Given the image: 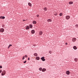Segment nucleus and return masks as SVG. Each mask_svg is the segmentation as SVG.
Wrapping results in <instances>:
<instances>
[{
    "label": "nucleus",
    "mask_w": 78,
    "mask_h": 78,
    "mask_svg": "<svg viewBox=\"0 0 78 78\" xmlns=\"http://www.w3.org/2000/svg\"><path fill=\"white\" fill-rule=\"evenodd\" d=\"M5 70H4L2 71V76H3L5 75Z\"/></svg>",
    "instance_id": "f257e3e1"
},
{
    "label": "nucleus",
    "mask_w": 78,
    "mask_h": 78,
    "mask_svg": "<svg viewBox=\"0 0 78 78\" xmlns=\"http://www.w3.org/2000/svg\"><path fill=\"white\" fill-rule=\"evenodd\" d=\"M76 38H73L72 39V41L73 42L76 41Z\"/></svg>",
    "instance_id": "f03ea898"
},
{
    "label": "nucleus",
    "mask_w": 78,
    "mask_h": 78,
    "mask_svg": "<svg viewBox=\"0 0 78 78\" xmlns=\"http://www.w3.org/2000/svg\"><path fill=\"white\" fill-rule=\"evenodd\" d=\"M4 30L3 28H2L1 29H0V32L3 33L4 32Z\"/></svg>",
    "instance_id": "7ed1b4c3"
},
{
    "label": "nucleus",
    "mask_w": 78,
    "mask_h": 78,
    "mask_svg": "<svg viewBox=\"0 0 78 78\" xmlns=\"http://www.w3.org/2000/svg\"><path fill=\"white\" fill-rule=\"evenodd\" d=\"M70 17L69 16H66V19L67 20H69L70 19Z\"/></svg>",
    "instance_id": "20e7f679"
},
{
    "label": "nucleus",
    "mask_w": 78,
    "mask_h": 78,
    "mask_svg": "<svg viewBox=\"0 0 78 78\" xmlns=\"http://www.w3.org/2000/svg\"><path fill=\"white\" fill-rule=\"evenodd\" d=\"M70 71H67L66 72V73L67 74V75H69L70 74Z\"/></svg>",
    "instance_id": "39448f33"
},
{
    "label": "nucleus",
    "mask_w": 78,
    "mask_h": 78,
    "mask_svg": "<svg viewBox=\"0 0 78 78\" xmlns=\"http://www.w3.org/2000/svg\"><path fill=\"white\" fill-rule=\"evenodd\" d=\"M41 60L42 61H45V59H44V57H43L41 58Z\"/></svg>",
    "instance_id": "423d86ee"
},
{
    "label": "nucleus",
    "mask_w": 78,
    "mask_h": 78,
    "mask_svg": "<svg viewBox=\"0 0 78 78\" xmlns=\"http://www.w3.org/2000/svg\"><path fill=\"white\" fill-rule=\"evenodd\" d=\"M30 29L29 27V26H27V27H26V29L27 30H28Z\"/></svg>",
    "instance_id": "0eeeda50"
},
{
    "label": "nucleus",
    "mask_w": 78,
    "mask_h": 78,
    "mask_svg": "<svg viewBox=\"0 0 78 78\" xmlns=\"http://www.w3.org/2000/svg\"><path fill=\"white\" fill-rule=\"evenodd\" d=\"M31 33L32 34H34L35 33V30H32V31H31Z\"/></svg>",
    "instance_id": "6e6552de"
},
{
    "label": "nucleus",
    "mask_w": 78,
    "mask_h": 78,
    "mask_svg": "<svg viewBox=\"0 0 78 78\" xmlns=\"http://www.w3.org/2000/svg\"><path fill=\"white\" fill-rule=\"evenodd\" d=\"M42 33H43V32L42 31H40V32H39V34L40 35H41L42 34Z\"/></svg>",
    "instance_id": "1a4fd4ad"
},
{
    "label": "nucleus",
    "mask_w": 78,
    "mask_h": 78,
    "mask_svg": "<svg viewBox=\"0 0 78 78\" xmlns=\"http://www.w3.org/2000/svg\"><path fill=\"white\" fill-rule=\"evenodd\" d=\"M46 71V69L45 68H43V69H42V72H44Z\"/></svg>",
    "instance_id": "9d476101"
},
{
    "label": "nucleus",
    "mask_w": 78,
    "mask_h": 78,
    "mask_svg": "<svg viewBox=\"0 0 78 78\" xmlns=\"http://www.w3.org/2000/svg\"><path fill=\"white\" fill-rule=\"evenodd\" d=\"M40 59V58L39 57H37L36 58V60H39Z\"/></svg>",
    "instance_id": "9b49d317"
},
{
    "label": "nucleus",
    "mask_w": 78,
    "mask_h": 78,
    "mask_svg": "<svg viewBox=\"0 0 78 78\" xmlns=\"http://www.w3.org/2000/svg\"><path fill=\"white\" fill-rule=\"evenodd\" d=\"M69 5L72 4H73V2H69Z\"/></svg>",
    "instance_id": "f8f14e48"
},
{
    "label": "nucleus",
    "mask_w": 78,
    "mask_h": 78,
    "mask_svg": "<svg viewBox=\"0 0 78 78\" xmlns=\"http://www.w3.org/2000/svg\"><path fill=\"white\" fill-rule=\"evenodd\" d=\"M47 21L48 22H51V20L50 19H49L47 20Z\"/></svg>",
    "instance_id": "ddd939ff"
},
{
    "label": "nucleus",
    "mask_w": 78,
    "mask_h": 78,
    "mask_svg": "<svg viewBox=\"0 0 78 78\" xmlns=\"http://www.w3.org/2000/svg\"><path fill=\"white\" fill-rule=\"evenodd\" d=\"M73 48L74 50H76L77 49V47L76 46H74Z\"/></svg>",
    "instance_id": "4468645a"
},
{
    "label": "nucleus",
    "mask_w": 78,
    "mask_h": 78,
    "mask_svg": "<svg viewBox=\"0 0 78 78\" xmlns=\"http://www.w3.org/2000/svg\"><path fill=\"white\" fill-rule=\"evenodd\" d=\"M5 18V17L4 16H1L0 17V19H4Z\"/></svg>",
    "instance_id": "2eb2a0df"
},
{
    "label": "nucleus",
    "mask_w": 78,
    "mask_h": 78,
    "mask_svg": "<svg viewBox=\"0 0 78 78\" xmlns=\"http://www.w3.org/2000/svg\"><path fill=\"white\" fill-rule=\"evenodd\" d=\"M32 23L34 24H36V22L35 21H34L32 22Z\"/></svg>",
    "instance_id": "dca6fc26"
},
{
    "label": "nucleus",
    "mask_w": 78,
    "mask_h": 78,
    "mask_svg": "<svg viewBox=\"0 0 78 78\" xmlns=\"http://www.w3.org/2000/svg\"><path fill=\"white\" fill-rule=\"evenodd\" d=\"M28 5H29V6H30V7H31V6H32V4H31V3H30V2H29V3H28Z\"/></svg>",
    "instance_id": "f3484780"
},
{
    "label": "nucleus",
    "mask_w": 78,
    "mask_h": 78,
    "mask_svg": "<svg viewBox=\"0 0 78 78\" xmlns=\"http://www.w3.org/2000/svg\"><path fill=\"white\" fill-rule=\"evenodd\" d=\"M34 55L35 56H37V53H35L34 54Z\"/></svg>",
    "instance_id": "a211bd4d"
},
{
    "label": "nucleus",
    "mask_w": 78,
    "mask_h": 78,
    "mask_svg": "<svg viewBox=\"0 0 78 78\" xmlns=\"http://www.w3.org/2000/svg\"><path fill=\"white\" fill-rule=\"evenodd\" d=\"M43 9L45 11H47V9L46 8H44V9Z\"/></svg>",
    "instance_id": "6ab92c4d"
},
{
    "label": "nucleus",
    "mask_w": 78,
    "mask_h": 78,
    "mask_svg": "<svg viewBox=\"0 0 78 78\" xmlns=\"http://www.w3.org/2000/svg\"><path fill=\"white\" fill-rule=\"evenodd\" d=\"M74 60L75 62H77V61L78 60V59L76 58H75Z\"/></svg>",
    "instance_id": "aec40b11"
},
{
    "label": "nucleus",
    "mask_w": 78,
    "mask_h": 78,
    "mask_svg": "<svg viewBox=\"0 0 78 78\" xmlns=\"http://www.w3.org/2000/svg\"><path fill=\"white\" fill-rule=\"evenodd\" d=\"M12 46V44H10L9 45V47H8V49H9L10 47H11Z\"/></svg>",
    "instance_id": "412c9836"
},
{
    "label": "nucleus",
    "mask_w": 78,
    "mask_h": 78,
    "mask_svg": "<svg viewBox=\"0 0 78 78\" xmlns=\"http://www.w3.org/2000/svg\"><path fill=\"white\" fill-rule=\"evenodd\" d=\"M30 28H32V27H33L32 25H30Z\"/></svg>",
    "instance_id": "4be33fe9"
},
{
    "label": "nucleus",
    "mask_w": 78,
    "mask_h": 78,
    "mask_svg": "<svg viewBox=\"0 0 78 78\" xmlns=\"http://www.w3.org/2000/svg\"><path fill=\"white\" fill-rule=\"evenodd\" d=\"M62 13H60L59 16H62Z\"/></svg>",
    "instance_id": "5701e85b"
},
{
    "label": "nucleus",
    "mask_w": 78,
    "mask_h": 78,
    "mask_svg": "<svg viewBox=\"0 0 78 78\" xmlns=\"http://www.w3.org/2000/svg\"><path fill=\"white\" fill-rule=\"evenodd\" d=\"M76 27H78V24H76Z\"/></svg>",
    "instance_id": "b1692460"
},
{
    "label": "nucleus",
    "mask_w": 78,
    "mask_h": 78,
    "mask_svg": "<svg viewBox=\"0 0 78 78\" xmlns=\"http://www.w3.org/2000/svg\"><path fill=\"white\" fill-rule=\"evenodd\" d=\"M39 70H40V71H41V70H42V68H39Z\"/></svg>",
    "instance_id": "393cba45"
},
{
    "label": "nucleus",
    "mask_w": 78,
    "mask_h": 78,
    "mask_svg": "<svg viewBox=\"0 0 78 78\" xmlns=\"http://www.w3.org/2000/svg\"><path fill=\"white\" fill-rule=\"evenodd\" d=\"M51 51H49V53L50 54H51Z\"/></svg>",
    "instance_id": "a878e982"
},
{
    "label": "nucleus",
    "mask_w": 78,
    "mask_h": 78,
    "mask_svg": "<svg viewBox=\"0 0 78 78\" xmlns=\"http://www.w3.org/2000/svg\"><path fill=\"white\" fill-rule=\"evenodd\" d=\"M25 59V56H24V57H23L22 58V59H23V60H24V59Z\"/></svg>",
    "instance_id": "bb28decb"
},
{
    "label": "nucleus",
    "mask_w": 78,
    "mask_h": 78,
    "mask_svg": "<svg viewBox=\"0 0 78 78\" xmlns=\"http://www.w3.org/2000/svg\"><path fill=\"white\" fill-rule=\"evenodd\" d=\"M38 16H39V15H37V17H38Z\"/></svg>",
    "instance_id": "cd10ccee"
},
{
    "label": "nucleus",
    "mask_w": 78,
    "mask_h": 78,
    "mask_svg": "<svg viewBox=\"0 0 78 78\" xmlns=\"http://www.w3.org/2000/svg\"><path fill=\"white\" fill-rule=\"evenodd\" d=\"M25 58H27V55H26L25 56Z\"/></svg>",
    "instance_id": "c85d7f7f"
},
{
    "label": "nucleus",
    "mask_w": 78,
    "mask_h": 78,
    "mask_svg": "<svg viewBox=\"0 0 78 78\" xmlns=\"http://www.w3.org/2000/svg\"><path fill=\"white\" fill-rule=\"evenodd\" d=\"M2 68V66H0V69H1V68Z\"/></svg>",
    "instance_id": "c756f323"
},
{
    "label": "nucleus",
    "mask_w": 78,
    "mask_h": 78,
    "mask_svg": "<svg viewBox=\"0 0 78 78\" xmlns=\"http://www.w3.org/2000/svg\"><path fill=\"white\" fill-rule=\"evenodd\" d=\"M2 72V70H0V73H1Z\"/></svg>",
    "instance_id": "7c9ffc66"
},
{
    "label": "nucleus",
    "mask_w": 78,
    "mask_h": 78,
    "mask_svg": "<svg viewBox=\"0 0 78 78\" xmlns=\"http://www.w3.org/2000/svg\"><path fill=\"white\" fill-rule=\"evenodd\" d=\"M26 62H27L26 61H24V63H26Z\"/></svg>",
    "instance_id": "2f4dec72"
},
{
    "label": "nucleus",
    "mask_w": 78,
    "mask_h": 78,
    "mask_svg": "<svg viewBox=\"0 0 78 78\" xmlns=\"http://www.w3.org/2000/svg\"><path fill=\"white\" fill-rule=\"evenodd\" d=\"M54 15H55V16H57V14H54Z\"/></svg>",
    "instance_id": "473e14b6"
},
{
    "label": "nucleus",
    "mask_w": 78,
    "mask_h": 78,
    "mask_svg": "<svg viewBox=\"0 0 78 78\" xmlns=\"http://www.w3.org/2000/svg\"><path fill=\"white\" fill-rule=\"evenodd\" d=\"M23 21H26V20H23Z\"/></svg>",
    "instance_id": "72a5a7b5"
},
{
    "label": "nucleus",
    "mask_w": 78,
    "mask_h": 78,
    "mask_svg": "<svg viewBox=\"0 0 78 78\" xmlns=\"http://www.w3.org/2000/svg\"><path fill=\"white\" fill-rule=\"evenodd\" d=\"M65 44H66V45H67V44H67V43H65Z\"/></svg>",
    "instance_id": "f704fd0d"
},
{
    "label": "nucleus",
    "mask_w": 78,
    "mask_h": 78,
    "mask_svg": "<svg viewBox=\"0 0 78 78\" xmlns=\"http://www.w3.org/2000/svg\"><path fill=\"white\" fill-rule=\"evenodd\" d=\"M29 59H30L29 58H28V60H29Z\"/></svg>",
    "instance_id": "c9c22d12"
}]
</instances>
